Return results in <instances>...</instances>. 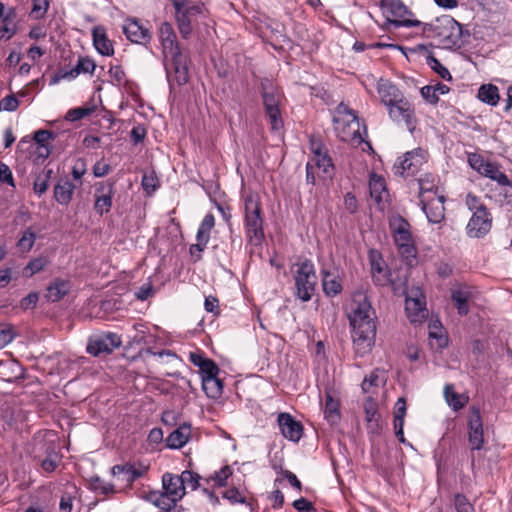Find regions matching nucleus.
Instances as JSON below:
<instances>
[{"label":"nucleus","mask_w":512,"mask_h":512,"mask_svg":"<svg viewBox=\"0 0 512 512\" xmlns=\"http://www.w3.org/2000/svg\"><path fill=\"white\" fill-rule=\"evenodd\" d=\"M409 229V223L405 219L400 218L393 231V237L398 251L406 260L416 258V248L413 244Z\"/></svg>","instance_id":"nucleus-9"},{"label":"nucleus","mask_w":512,"mask_h":512,"mask_svg":"<svg viewBox=\"0 0 512 512\" xmlns=\"http://www.w3.org/2000/svg\"><path fill=\"white\" fill-rule=\"evenodd\" d=\"M115 183L111 180L98 182L95 185L94 210L100 216L107 214L112 207V199L115 194Z\"/></svg>","instance_id":"nucleus-14"},{"label":"nucleus","mask_w":512,"mask_h":512,"mask_svg":"<svg viewBox=\"0 0 512 512\" xmlns=\"http://www.w3.org/2000/svg\"><path fill=\"white\" fill-rule=\"evenodd\" d=\"M35 240H36L35 232L31 228H28L23 232L22 236L18 240L17 247L22 252H29L34 245Z\"/></svg>","instance_id":"nucleus-45"},{"label":"nucleus","mask_w":512,"mask_h":512,"mask_svg":"<svg viewBox=\"0 0 512 512\" xmlns=\"http://www.w3.org/2000/svg\"><path fill=\"white\" fill-rule=\"evenodd\" d=\"M122 344L121 337L113 332L93 335L89 338L87 352L92 356L110 354Z\"/></svg>","instance_id":"nucleus-10"},{"label":"nucleus","mask_w":512,"mask_h":512,"mask_svg":"<svg viewBox=\"0 0 512 512\" xmlns=\"http://www.w3.org/2000/svg\"><path fill=\"white\" fill-rule=\"evenodd\" d=\"M310 162L314 167L321 169L325 174H328L330 169L333 168L331 158L328 156L327 151L323 154L318 153L317 156H313Z\"/></svg>","instance_id":"nucleus-49"},{"label":"nucleus","mask_w":512,"mask_h":512,"mask_svg":"<svg viewBox=\"0 0 512 512\" xmlns=\"http://www.w3.org/2000/svg\"><path fill=\"white\" fill-rule=\"evenodd\" d=\"M421 96L425 99L429 104H436L439 101L438 94L435 91L433 85H427L421 88Z\"/></svg>","instance_id":"nucleus-61"},{"label":"nucleus","mask_w":512,"mask_h":512,"mask_svg":"<svg viewBox=\"0 0 512 512\" xmlns=\"http://www.w3.org/2000/svg\"><path fill=\"white\" fill-rule=\"evenodd\" d=\"M469 427V443L472 450H481L483 447V423L478 408L473 407L468 420Z\"/></svg>","instance_id":"nucleus-20"},{"label":"nucleus","mask_w":512,"mask_h":512,"mask_svg":"<svg viewBox=\"0 0 512 512\" xmlns=\"http://www.w3.org/2000/svg\"><path fill=\"white\" fill-rule=\"evenodd\" d=\"M232 474V470L229 466H224L219 471H216L212 476V480L218 487L226 486L227 479Z\"/></svg>","instance_id":"nucleus-55"},{"label":"nucleus","mask_w":512,"mask_h":512,"mask_svg":"<svg viewBox=\"0 0 512 512\" xmlns=\"http://www.w3.org/2000/svg\"><path fill=\"white\" fill-rule=\"evenodd\" d=\"M264 220L259 197L249 194L244 198V228L246 238L252 245H261L264 238Z\"/></svg>","instance_id":"nucleus-4"},{"label":"nucleus","mask_w":512,"mask_h":512,"mask_svg":"<svg viewBox=\"0 0 512 512\" xmlns=\"http://www.w3.org/2000/svg\"><path fill=\"white\" fill-rule=\"evenodd\" d=\"M369 189L371 197L374 198L377 203H380L383 200V196L387 194L384 178L376 174H372L370 178Z\"/></svg>","instance_id":"nucleus-41"},{"label":"nucleus","mask_w":512,"mask_h":512,"mask_svg":"<svg viewBox=\"0 0 512 512\" xmlns=\"http://www.w3.org/2000/svg\"><path fill=\"white\" fill-rule=\"evenodd\" d=\"M44 458H38L41 469L46 473L54 472L62 461V454L54 442L44 444Z\"/></svg>","instance_id":"nucleus-24"},{"label":"nucleus","mask_w":512,"mask_h":512,"mask_svg":"<svg viewBox=\"0 0 512 512\" xmlns=\"http://www.w3.org/2000/svg\"><path fill=\"white\" fill-rule=\"evenodd\" d=\"M492 218L487 208L480 205L470 218L466 230L471 238L484 237L491 229Z\"/></svg>","instance_id":"nucleus-13"},{"label":"nucleus","mask_w":512,"mask_h":512,"mask_svg":"<svg viewBox=\"0 0 512 512\" xmlns=\"http://www.w3.org/2000/svg\"><path fill=\"white\" fill-rule=\"evenodd\" d=\"M46 260L44 258H35L31 260L27 266L24 268L25 273H28L29 276L34 275L42 271L46 266Z\"/></svg>","instance_id":"nucleus-57"},{"label":"nucleus","mask_w":512,"mask_h":512,"mask_svg":"<svg viewBox=\"0 0 512 512\" xmlns=\"http://www.w3.org/2000/svg\"><path fill=\"white\" fill-rule=\"evenodd\" d=\"M146 498L153 505L165 512H169L177 503V501L173 500L167 493L159 491H150Z\"/></svg>","instance_id":"nucleus-36"},{"label":"nucleus","mask_w":512,"mask_h":512,"mask_svg":"<svg viewBox=\"0 0 512 512\" xmlns=\"http://www.w3.org/2000/svg\"><path fill=\"white\" fill-rule=\"evenodd\" d=\"M162 487L164 492L177 502L185 495V487L182 486L178 475L169 472L164 473L162 476Z\"/></svg>","instance_id":"nucleus-27"},{"label":"nucleus","mask_w":512,"mask_h":512,"mask_svg":"<svg viewBox=\"0 0 512 512\" xmlns=\"http://www.w3.org/2000/svg\"><path fill=\"white\" fill-rule=\"evenodd\" d=\"M426 63L442 79H444V80L452 79V76H451L449 70L445 66H443L442 63L437 58H435L433 55L427 56Z\"/></svg>","instance_id":"nucleus-46"},{"label":"nucleus","mask_w":512,"mask_h":512,"mask_svg":"<svg viewBox=\"0 0 512 512\" xmlns=\"http://www.w3.org/2000/svg\"><path fill=\"white\" fill-rule=\"evenodd\" d=\"M14 339L12 327L6 324H0V349L4 348Z\"/></svg>","instance_id":"nucleus-60"},{"label":"nucleus","mask_w":512,"mask_h":512,"mask_svg":"<svg viewBox=\"0 0 512 512\" xmlns=\"http://www.w3.org/2000/svg\"><path fill=\"white\" fill-rule=\"evenodd\" d=\"M93 112V108L89 107H77L70 109L66 114V120L68 121H78L83 119L86 116H89Z\"/></svg>","instance_id":"nucleus-53"},{"label":"nucleus","mask_w":512,"mask_h":512,"mask_svg":"<svg viewBox=\"0 0 512 512\" xmlns=\"http://www.w3.org/2000/svg\"><path fill=\"white\" fill-rule=\"evenodd\" d=\"M93 45L97 52L103 56H112L114 54L113 42L108 38L106 29L102 25H97L92 29Z\"/></svg>","instance_id":"nucleus-26"},{"label":"nucleus","mask_w":512,"mask_h":512,"mask_svg":"<svg viewBox=\"0 0 512 512\" xmlns=\"http://www.w3.org/2000/svg\"><path fill=\"white\" fill-rule=\"evenodd\" d=\"M293 278L295 282V295L303 302L312 299L317 285V275L311 260L305 259L294 265Z\"/></svg>","instance_id":"nucleus-5"},{"label":"nucleus","mask_w":512,"mask_h":512,"mask_svg":"<svg viewBox=\"0 0 512 512\" xmlns=\"http://www.w3.org/2000/svg\"><path fill=\"white\" fill-rule=\"evenodd\" d=\"M426 162L425 153L421 149L409 151L403 158H398L393 169L396 175L408 177L416 174Z\"/></svg>","instance_id":"nucleus-11"},{"label":"nucleus","mask_w":512,"mask_h":512,"mask_svg":"<svg viewBox=\"0 0 512 512\" xmlns=\"http://www.w3.org/2000/svg\"><path fill=\"white\" fill-rule=\"evenodd\" d=\"M454 506L457 512H473L472 505L469 503L468 499L463 494L455 495Z\"/></svg>","instance_id":"nucleus-58"},{"label":"nucleus","mask_w":512,"mask_h":512,"mask_svg":"<svg viewBox=\"0 0 512 512\" xmlns=\"http://www.w3.org/2000/svg\"><path fill=\"white\" fill-rule=\"evenodd\" d=\"M159 39L162 44L164 58H169L170 55L175 56V54L177 55L181 52L176 34L169 22L161 23L159 27Z\"/></svg>","instance_id":"nucleus-22"},{"label":"nucleus","mask_w":512,"mask_h":512,"mask_svg":"<svg viewBox=\"0 0 512 512\" xmlns=\"http://www.w3.org/2000/svg\"><path fill=\"white\" fill-rule=\"evenodd\" d=\"M434 184L428 180V176L426 178L419 179V197L420 199L423 197H432L434 193L437 191H433Z\"/></svg>","instance_id":"nucleus-59"},{"label":"nucleus","mask_w":512,"mask_h":512,"mask_svg":"<svg viewBox=\"0 0 512 512\" xmlns=\"http://www.w3.org/2000/svg\"><path fill=\"white\" fill-rule=\"evenodd\" d=\"M148 471V466L142 463L126 462L124 464L114 465L110 472L113 477L123 482L127 487H131L139 478L143 477Z\"/></svg>","instance_id":"nucleus-12"},{"label":"nucleus","mask_w":512,"mask_h":512,"mask_svg":"<svg viewBox=\"0 0 512 512\" xmlns=\"http://www.w3.org/2000/svg\"><path fill=\"white\" fill-rule=\"evenodd\" d=\"M444 396L448 404L452 406L454 410H459L464 406V404L460 402L459 395L454 391V387L452 385H445Z\"/></svg>","instance_id":"nucleus-50"},{"label":"nucleus","mask_w":512,"mask_h":512,"mask_svg":"<svg viewBox=\"0 0 512 512\" xmlns=\"http://www.w3.org/2000/svg\"><path fill=\"white\" fill-rule=\"evenodd\" d=\"M164 65L167 79L171 87L174 84L182 86L188 82L187 60L181 52L177 55L175 54V56L170 55L169 58H164Z\"/></svg>","instance_id":"nucleus-8"},{"label":"nucleus","mask_w":512,"mask_h":512,"mask_svg":"<svg viewBox=\"0 0 512 512\" xmlns=\"http://www.w3.org/2000/svg\"><path fill=\"white\" fill-rule=\"evenodd\" d=\"M19 106L18 99L13 95H7L0 101V109L5 111H15Z\"/></svg>","instance_id":"nucleus-63"},{"label":"nucleus","mask_w":512,"mask_h":512,"mask_svg":"<svg viewBox=\"0 0 512 512\" xmlns=\"http://www.w3.org/2000/svg\"><path fill=\"white\" fill-rule=\"evenodd\" d=\"M0 181L12 187L15 186L12 172L8 165L0 162Z\"/></svg>","instance_id":"nucleus-64"},{"label":"nucleus","mask_w":512,"mask_h":512,"mask_svg":"<svg viewBox=\"0 0 512 512\" xmlns=\"http://www.w3.org/2000/svg\"><path fill=\"white\" fill-rule=\"evenodd\" d=\"M380 6L387 23L394 28L422 25L421 21L411 18L413 13L401 0H381Z\"/></svg>","instance_id":"nucleus-6"},{"label":"nucleus","mask_w":512,"mask_h":512,"mask_svg":"<svg viewBox=\"0 0 512 512\" xmlns=\"http://www.w3.org/2000/svg\"><path fill=\"white\" fill-rule=\"evenodd\" d=\"M348 317L355 351L359 356H364L371 350L376 336L375 310L365 293L353 295Z\"/></svg>","instance_id":"nucleus-1"},{"label":"nucleus","mask_w":512,"mask_h":512,"mask_svg":"<svg viewBox=\"0 0 512 512\" xmlns=\"http://www.w3.org/2000/svg\"><path fill=\"white\" fill-rule=\"evenodd\" d=\"M222 497L226 499L231 505L246 503V497L242 495L240 491L235 487H231L225 490L222 493Z\"/></svg>","instance_id":"nucleus-51"},{"label":"nucleus","mask_w":512,"mask_h":512,"mask_svg":"<svg viewBox=\"0 0 512 512\" xmlns=\"http://www.w3.org/2000/svg\"><path fill=\"white\" fill-rule=\"evenodd\" d=\"M480 175L497 182L500 186L512 187V181L500 170V165L496 162L489 161L480 172Z\"/></svg>","instance_id":"nucleus-31"},{"label":"nucleus","mask_w":512,"mask_h":512,"mask_svg":"<svg viewBox=\"0 0 512 512\" xmlns=\"http://www.w3.org/2000/svg\"><path fill=\"white\" fill-rule=\"evenodd\" d=\"M55 135L50 130H37L34 133L33 140L27 139L26 137L22 138L18 143V149H24L25 145H29L30 147H34V145L42 146V145H48V142L52 139H54Z\"/></svg>","instance_id":"nucleus-37"},{"label":"nucleus","mask_w":512,"mask_h":512,"mask_svg":"<svg viewBox=\"0 0 512 512\" xmlns=\"http://www.w3.org/2000/svg\"><path fill=\"white\" fill-rule=\"evenodd\" d=\"M321 275L323 291L328 297H334L341 293L342 284L338 275L328 270H322Z\"/></svg>","instance_id":"nucleus-34"},{"label":"nucleus","mask_w":512,"mask_h":512,"mask_svg":"<svg viewBox=\"0 0 512 512\" xmlns=\"http://www.w3.org/2000/svg\"><path fill=\"white\" fill-rule=\"evenodd\" d=\"M190 435V425L183 424L169 434L166 445L171 449H180L188 442Z\"/></svg>","instance_id":"nucleus-30"},{"label":"nucleus","mask_w":512,"mask_h":512,"mask_svg":"<svg viewBox=\"0 0 512 512\" xmlns=\"http://www.w3.org/2000/svg\"><path fill=\"white\" fill-rule=\"evenodd\" d=\"M202 389L211 399H218L223 392V383L218 376L202 379Z\"/></svg>","instance_id":"nucleus-38"},{"label":"nucleus","mask_w":512,"mask_h":512,"mask_svg":"<svg viewBox=\"0 0 512 512\" xmlns=\"http://www.w3.org/2000/svg\"><path fill=\"white\" fill-rule=\"evenodd\" d=\"M199 12V8L192 5L188 8L175 11L178 30L183 38H187L192 32L191 15Z\"/></svg>","instance_id":"nucleus-28"},{"label":"nucleus","mask_w":512,"mask_h":512,"mask_svg":"<svg viewBox=\"0 0 512 512\" xmlns=\"http://www.w3.org/2000/svg\"><path fill=\"white\" fill-rule=\"evenodd\" d=\"M70 287L69 281L58 278L48 286L46 298L51 302H57L69 292Z\"/></svg>","instance_id":"nucleus-35"},{"label":"nucleus","mask_w":512,"mask_h":512,"mask_svg":"<svg viewBox=\"0 0 512 512\" xmlns=\"http://www.w3.org/2000/svg\"><path fill=\"white\" fill-rule=\"evenodd\" d=\"M324 414L331 424H335L340 419L339 402L333 398L330 392L325 394Z\"/></svg>","instance_id":"nucleus-39"},{"label":"nucleus","mask_w":512,"mask_h":512,"mask_svg":"<svg viewBox=\"0 0 512 512\" xmlns=\"http://www.w3.org/2000/svg\"><path fill=\"white\" fill-rule=\"evenodd\" d=\"M262 99L265 113L269 118L272 129H281L283 127V119L280 111V103L282 100L281 93L272 86L266 87L263 85Z\"/></svg>","instance_id":"nucleus-7"},{"label":"nucleus","mask_w":512,"mask_h":512,"mask_svg":"<svg viewBox=\"0 0 512 512\" xmlns=\"http://www.w3.org/2000/svg\"><path fill=\"white\" fill-rule=\"evenodd\" d=\"M52 175H53L52 169H45L36 176V178L34 180V184H33V189H34L35 194H37L38 196H41L48 190L49 181H50Z\"/></svg>","instance_id":"nucleus-44"},{"label":"nucleus","mask_w":512,"mask_h":512,"mask_svg":"<svg viewBox=\"0 0 512 512\" xmlns=\"http://www.w3.org/2000/svg\"><path fill=\"white\" fill-rule=\"evenodd\" d=\"M467 161L470 167L477 171L479 174L485 167V165L489 162L484 159V157L478 153H468Z\"/></svg>","instance_id":"nucleus-54"},{"label":"nucleus","mask_w":512,"mask_h":512,"mask_svg":"<svg viewBox=\"0 0 512 512\" xmlns=\"http://www.w3.org/2000/svg\"><path fill=\"white\" fill-rule=\"evenodd\" d=\"M388 114L394 122H404L407 128L412 132L414 126V108L405 98L396 104L387 107Z\"/></svg>","instance_id":"nucleus-19"},{"label":"nucleus","mask_w":512,"mask_h":512,"mask_svg":"<svg viewBox=\"0 0 512 512\" xmlns=\"http://www.w3.org/2000/svg\"><path fill=\"white\" fill-rule=\"evenodd\" d=\"M292 506L297 510V512H316V509L312 502L308 501L303 497L295 500L292 503Z\"/></svg>","instance_id":"nucleus-62"},{"label":"nucleus","mask_w":512,"mask_h":512,"mask_svg":"<svg viewBox=\"0 0 512 512\" xmlns=\"http://www.w3.org/2000/svg\"><path fill=\"white\" fill-rule=\"evenodd\" d=\"M200 476L190 470H185L178 475V479L182 482L183 487H190L192 490H196L199 487Z\"/></svg>","instance_id":"nucleus-48"},{"label":"nucleus","mask_w":512,"mask_h":512,"mask_svg":"<svg viewBox=\"0 0 512 512\" xmlns=\"http://www.w3.org/2000/svg\"><path fill=\"white\" fill-rule=\"evenodd\" d=\"M478 98L491 106H496L499 101L498 87L493 84H484L479 88Z\"/></svg>","instance_id":"nucleus-40"},{"label":"nucleus","mask_w":512,"mask_h":512,"mask_svg":"<svg viewBox=\"0 0 512 512\" xmlns=\"http://www.w3.org/2000/svg\"><path fill=\"white\" fill-rule=\"evenodd\" d=\"M370 272L376 286H387L392 283L391 271L380 253L371 251L369 254Z\"/></svg>","instance_id":"nucleus-16"},{"label":"nucleus","mask_w":512,"mask_h":512,"mask_svg":"<svg viewBox=\"0 0 512 512\" xmlns=\"http://www.w3.org/2000/svg\"><path fill=\"white\" fill-rule=\"evenodd\" d=\"M49 7L48 0H33V7L31 13L35 19H41L45 16Z\"/></svg>","instance_id":"nucleus-56"},{"label":"nucleus","mask_w":512,"mask_h":512,"mask_svg":"<svg viewBox=\"0 0 512 512\" xmlns=\"http://www.w3.org/2000/svg\"><path fill=\"white\" fill-rule=\"evenodd\" d=\"M76 186L68 179H60L54 187V199L60 205L67 206L73 197Z\"/></svg>","instance_id":"nucleus-29"},{"label":"nucleus","mask_w":512,"mask_h":512,"mask_svg":"<svg viewBox=\"0 0 512 512\" xmlns=\"http://www.w3.org/2000/svg\"><path fill=\"white\" fill-rule=\"evenodd\" d=\"M95 69H96V64H95L94 60H92L91 58H89L87 56L79 57L75 67L68 69V70L60 69L59 71H57L51 78L50 84H52V85L57 84L58 82H60L61 80H64V79H69V80L75 79L82 73L83 74H86V73L93 74Z\"/></svg>","instance_id":"nucleus-15"},{"label":"nucleus","mask_w":512,"mask_h":512,"mask_svg":"<svg viewBox=\"0 0 512 512\" xmlns=\"http://www.w3.org/2000/svg\"><path fill=\"white\" fill-rule=\"evenodd\" d=\"M405 310L412 323L419 322L426 317L425 302L420 298L407 297L405 301Z\"/></svg>","instance_id":"nucleus-33"},{"label":"nucleus","mask_w":512,"mask_h":512,"mask_svg":"<svg viewBox=\"0 0 512 512\" xmlns=\"http://www.w3.org/2000/svg\"><path fill=\"white\" fill-rule=\"evenodd\" d=\"M279 429L282 435L292 441L298 442L303 434V427L289 413H280L277 418Z\"/></svg>","instance_id":"nucleus-21"},{"label":"nucleus","mask_w":512,"mask_h":512,"mask_svg":"<svg viewBox=\"0 0 512 512\" xmlns=\"http://www.w3.org/2000/svg\"><path fill=\"white\" fill-rule=\"evenodd\" d=\"M88 487L95 493L105 496L116 493L115 485L104 481L99 476H93L89 479Z\"/></svg>","instance_id":"nucleus-42"},{"label":"nucleus","mask_w":512,"mask_h":512,"mask_svg":"<svg viewBox=\"0 0 512 512\" xmlns=\"http://www.w3.org/2000/svg\"><path fill=\"white\" fill-rule=\"evenodd\" d=\"M215 226V217L212 213H208L202 219L197 234H196V243L190 246V253L194 255L195 252H198L197 259L201 258V252L207 247V244L210 240V232Z\"/></svg>","instance_id":"nucleus-18"},{"label":"nucleus","mask_w":512,"mask_h":512,"mask_svg":"<svg viewBox=\"0 0 512 512\" xmlns=\"http://www.w3.org/2000/svg\"><path fill=\"white\" fill-rule=\"evenodd\" d=\"M379 414L377 408L373 402H369L365 405V419L367 421L368 429L376 430L379 427L378 420Z\"/></svg>","instance_id":"nucleus-47"},{"label":"nucleus","mask_w":512,"mask_h":512,"mask_svg":"<svg viewBox=\"0 0 512 512\" xmlns=\"http://www.w3.org/2000/svg\"><path fill=\"white\" fill-rule=\"evenodd\" d=\"M199 372L202 379L216 377L219 374V367L211 359H207L206 362L199 368Z\"/></svg>","instance_id":"nucleus-52"},{"label":"nucleus","mask_w":512,"mask_h":512,"mask_svg":"<svg viewBox=\"0 0 512 512\" xmlns=\"http://www.w3.org/2000/svg\"><path fill=\"white\" fill-rule=\"evenodd\" d=\"M451 298L454 302L455 307L458 310L460 315H466L469 312L468 301L470 298V294L464 290H454L452 291Z\"/></svg>","instance_id":"nucleus-43"},{"label":"nucleus","mask_w":512,"mask_h":512,"mask_svg":"<svg viewBox=\"0 0 512 512\" xmlns=\"http://www.w3.org/2000/svg\"><path fill=\"white\" fill-rule=\"evenodd\" d=\"M377 90L386 108L405 98L399 88L389 80L380 79Z\"/></svg>","instance_id":"nucleus-25"},{"label":"nucleus","mask_w":512,"mask_h":512,"mask_svg":"<svg viewBox=\"0 0 512 512\" xmlns=\"http://www.w3.org/2000/svg\"><path fill=\"white\" fill-rule=\"evenodd\" d=\"M420 203L430 223L438 224L444 219V196L437 193H434L432 197L422 196Z\"/></svg>","instance_id":"nucleus-17"},{"label":"nucleus","mask_w":512,"mask_h":512,"mask_svg":"<svg viewBox=\"0 0 512 512\" xmlns=\"http://www.w3.org/2000/svg\"><path fill=\"white\" fill-rule=\"evenodd\" d=\"M406 400L404 398H399L395 404V412H394V431L398 440L402 443H406V439L404 437V418L406 415Z\"/></svg>","instance_id":"nucleus-32"},{"label":"nucleus","mask_w":512,"mask_h":512,"mask_svg":"<svg viewBox=\"0 0 512 512\" xmlns=\"http://www.w3.org/2000/svg\"><path fill=\"white\" fill-rule=\"evenodd\" d=\"M123 33L132 43L145 45L151 39L150 31L136 19H128L123 25Z\"/></svg>","instance_id":"nucleus-23"},{"label":"nucleus","mask_w":512,"mask_h":512,"mask_svg":"<svg viewBox=\"0 0 512 512\" xmlns=\"http://www.w3.org/2000/svg\"><path fill=\"white\" fill-rule=\"evenodd\" d=\"M333 122L336 136L341 141L350 143L355 147L365 143L369 150H373L371 144L364 140L361 133V128H363L365 136L367 135L366 126L364 124L361 125L355 112L346 105L340 104L337 106Z\"/></svg>","instance_id":"nucleus-3"},{"label":"nucleus","mask_w":512,"mask_h":512,"mask_svg":"<svg viewBox=\"0 0 512 512\" xmlns=\"http://www.w3.org/2000/svg\"><path fill=\"white\" fill-rule=\"evenodd\" d=\"M419 27L425 37L436 40L444 49H459L464 44L462 25L449 15H442L430 23H422Z\"/></svg>","instance_id":"nucleus-2"}]
</instances>
